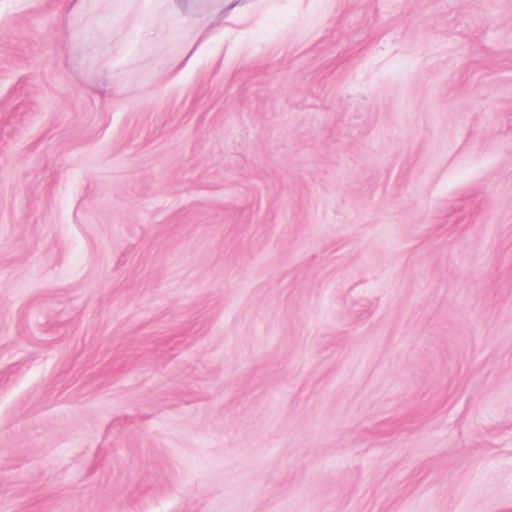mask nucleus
I'll use <instances>...</instances> for the list:
<instances>
[{
  "label": "nucleus",
  "instance_id": "4",
  "mask_svg": "<svg viewBox=\"0 0 512 512\" xmlns=\"http://www.w3.org/2000/svg\"><path fill=\"white\" fill-rule=\"evenodd\" d=\"M77 0H74V2H76Z\"/></svg>",
  "mask_w": 512,
  "mask_h": 512
},
{
  "label": "nucleus",
  "instance_id": "2",
  "mask_svg": "<svg viewBox=\"0 0 512 512\" xmlns=\"http://www.w3.org/2000/svg\"><path fill=\"white\" fill-rule=\"evenodd\" d=\"M16 369H17V365H16V364H14V365H12V366L9 368V371H10V372H14Z\"/></svg>",
  "mask_w": 512,
  "mask_h": 512
},
{
  "label": "nucleus",
  "instance_id": "3",
  "mask_svg": "<svg viewBox=\"0 0 512 512\" xmlns=\"http://www.w3.org/2000/svg\"><path fill=\"white\" fill-rule=\"evenodd\" d=\"M196 48H197V44H196V45L194 46V48L191 50V52L189 53L188 57H189L192 53H194V51L196 50Z\"/></svg>",
  "mask_w": 512,
  "mask_h": 512
},
{
  "label": "nucleus",
  "instance_id": "1",
  "mask_svg": "<svg viewBox=\"0 0 512 512\" xmlns=\"http://www.w3.org/2000/svg\"><path fill=\"white\" fill-rule=\"evenodd\" d=\"M362 306L367 307V310L365 312L360 311V309H358L357 307L354 308V313L359 318L367 317L372 313V304L369 301L365 300Z\"/></svg>",
  "mask_w": 512,
  "mask_h": 512
}]
</instances>
